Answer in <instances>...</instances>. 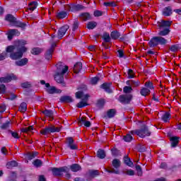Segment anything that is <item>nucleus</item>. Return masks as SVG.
<instances>
[{"label": "nucleus", "mask_w": 181, "mask_h": 181, "mask_svg": "<svg viewBox=\"0 0 181 181\" xmlns=\"http://www.w3.org/2000/svg\"><path fill=\"white\" fill-rule=\"evenodd\" d=\"M28 42L25 40L17 41L16 45L8 46L6 49L7 53H10L9 57L11 60H21L23 57V53L28 52V48L25 47Z\"/></svg>", "instance_id": "f257e3e1"}, {"label": "nucleus", "mask_w": 181, "mask_h": 181, "mask_svg": "<svg viewBox=\"0 0 181 181\" xmlns=\"http://www.w3.org/2000/svg\"><path fill=\"white\" fill-rule=\"evenodd\" d=\"M5 21L9 22L11 26H14L15 28H21L22 30H25L26 29V26L28 24L26 23H23L21 21H18L15 16L12 14H7L5 17Z\"/></svg>", "instance_id": "f03ea898"}, {"label": "nucleus", "mask_w": 181, "mask_h": 181, "mask_svg": "<svg viewBox=\"0 0 181 181\" xmlns=\"http://www.w3.org/2000/svg\"><path fill=\"white\" fill-rule=\"evenodd\" d=\"M172 25V21L162 20L158 24V28L163 29L158 32V35L162 37V36H168L170 33V26Z\"/></svg>", "instance_id": "7ed1b4c3"}, {"label": "nucleus", "mask_w": 181, "mask_h": 181, "mask_svg": "<svg viewBox=\"0 0 181 181\" xmlns=\"http://www.w3.org/2000/svg\"><path fill=\"white\" fill-rule=\"evenodd\" d=\"M168 43V40L165 39L163 37L155 36L153 37L148 42L149 47H156L158 45L161 46H165Z\"/></svg>", "instance_id": "20e7f679"}, {"label": "nucleus", "mask_w": 181, "mask_h": 181, "mask_svg": "<svg viewBox=\"0 0 181 181\" xmlns=\"http://www.w3.org/2000/svg\"><path fill=\"white\" fill-rule=\"evenodd\" d=\"M152 132L149 131V128L146 124H142L141 129H136V135L140 138H145L146 136H151Z\"/></svg>", "instance_id": "39448f33"}, {"label": "nucleus", "mask_w": 181, "mask_h": 181, "mask_svg": "<svg viewBox=\"0 0 181 181\" xmlns=\"http://www.w3.org/2000/svg\"><path fill=\"white\" fill-rule=\"evenodd\" d=\"M51 172L53 176H63V173H68L70 172V168L67 166H63L60 168H51Z\"/></svg>", "instance_id": "423d86ee"}, {"label": "nucleus", "mask_w": 181, "mask_h": 181, "mask_svg": "<svg viewBox=\"0 0 181 181\" xmlns=\"http://www.w3.org/2000/svg\"><path fill=\"white\" fill-rule=\"evenodd\" d=\"M62 131V127H56L54 126L47 127L42 130H40V134L42 135H49L50 134H54V132H60Z\"/></svg>", "instance_id": "0eeeda50"}, {"label": "nucleus", "mask_w": 181, "mask_h": 181, "mask_svg": "<svg viewBox=\"0 0 181 181\" xmlns=\"http://www.w3.org/2000/svg\"><path fill=\"white\" fill-rule=\"evenodd\" d=\"M132 98H134L132 94L120 95L119 96L118 101H119L121 104L127 105L131 103Z\"/></svg>", "instance_id": "6e6552de"}, {"label": "nucleus", "mask_w": 181, "mask_h": 181, "mask_svg": "<svg viewBox=\"0 0 181 181\" xmlns=\"http://www.w3.org/2000/svg\"><path fill=\"white\" fill-rule=\"evenodd\" d=\"M67 9L70 12H78V11L86 9V7L81 4H68Z\"/></svg>", "instance_id": "1a4fd4ad"}, {"label": "nucleus", "mask_w": 181, "mask_h": 181, "mask_svg": "<svg viewBox=\"0 0 181 181\" xmlns=\"http://www.w3.org/2000/svg\"><path fill=\"white\" fill-rule=\"evenodd\" d=\"M57 74H66L69 71V66L63 65V63L59 62L57 64Z\"/></svg>", "instance_id": "9d476101"}, {"label": "nucleus", "mask_w": 181, "mask_h": 181, "mask_svg": "<svg viewBox=\"0 0 181 181\" xmlns=\"http://www.w3.org/2000/svg\"><path fill=\"white\" fill-rule=\"evenodd\" d=\"M18 80V77L13 74H10L5 77H0V83H11L12 81Z\"/></svg>", "instance_id": "9b49d317"}, {"label": "nucleus", "mask_w": 181, "mask_h": 181, "mask_svg": "<svg viewBox=\"0 0 181 181\" xmlns=\"http://www.w3.org/2000/svg\"><path fill=\"white\" fill-rule=\"evenodd\" d=\"M70 27L69 26V25H64V26L61 27L57 32V37L59 40L63 39V36H64V35H66V33L67 32V30H69V28Z\"/></svg>", "instance_id": "f8f14e48"}, {"label": "nucleus", "mask_w": 181, "mask_h": 181, "mask_svg": "<svg viewBox=\"0 0 181 181\" xmlns=\"http://www.w3.org/2000/svg\"><path fill=\"white\" fill-rule=\"evenodd\" d=\"M66 141L67 146L69 148V149H71V151H76L78 149V147L76 145V144H74V139L73 137H68Z\"/></svg>", "instance_id": "ddd939ff"}, {"label": "nucleus", "mask_w": 181, "mask_h": 181, "mask_svg": "<svg viewBox=\"0 0 181 181\" xmlns=\"http://www.w3.org/2000/svg\"><path fill=\"white\" fill-rule=\"evenodd\" d=\"M29 63V59L28 58H21L15 62L16 66H18L19 67H23V66H26Z\"/></svg>", "instance_id": "4468645a"}, {"label": "nucleus", "mask_w": 181, "mask_h": 181, "mask_svg": "<svg viewBox=\"0 0 181 181\" xmlns=\"http://www.w3.org/2000/svg\"><path fill=\"white\" fill-rule=\"evenodd\" d=\"M48 94H62V90L57 88L55 86H51L46 89Z\"/></svg>", "instance_id": "2eb2a0df"}, {"label": "nucleus", "mask_w": 181, "mask_h": 181, "mask_svg": "<svg viewBox=\"0 0 181 181\" xmlns=\"http://www.w3.org/2000/svg\"><path fill=\"white\" fill-rule=\"evenodd\" d=\"M173 13V11L172 10L171 6L165 7L162 11L163 16H166V17L172 16Z\"/></svg>", "instance_id": "dca6fc26"}, {"label": "nucleus", "mask_w": 181, "mask_h": 181, "mask_svg": "<svg viewBox=\"0 0 181 181\" xmlns=\"http://www.w3.org/2000/svg\"><path fill=\"white\" fill-rule=\"evenodd\" d=\"M73 101H74V100H73L70 95H63L59 98V103H73Z\"/></svg>", "instance_id": "f3484780"}, {"label": "nucleus", "mask_w": 181, "mask_h": 181, "mask_svg": "<svg viewBox=\"0 0 181 181\" xmlns=\"http://www.w3.org/2000/svg\"><path fill=\"white\" fill-rule=\"evenodd\" d=\"M100 88L104 90L105 93H107L108 94H111L112 93V90H111V83H104L102 85H100Z\"/></svg>", "instance_id": "a211bd4d"}, {"label": "nucleus", "mask_w": 181, "mask_h": 181, "mask_svg": "<svg viewBox=\"0 0 181 181\" xmlns=\"http://www.w3.org/2000/svg\"><path fill=\"white\" fill-rule=\"evenodd\" d=\"M179 139H180V137L179 136H174L170 137V141L171 142V146L173 148H176L177 145H179V142H180Z\"/></svg>", "instance_id": "6ab92c4d"}, {"label": "nucleus", "mask_w": 181, "mask_h": 181, "mask_svg": "<svg viewBox=\"0 0 181 181\" xmlns=\"http://www.w3.org/2000/svg\"><path fill=\"white\" fill-rule=\"evenodd\" d=\"M79 18H81L82 21L87 22V21H91V14L88 12L81 13Z\"/></svg>", "instance_id": "aec40b11"}, {"label": "nucleus", "mask_w": 181, "mask_h": 181, "mask_svg": "<svg viewBox=\"0 0 181 181\" xmlns=\"http://www.w3.org/2000/svg\"><path fill=\"white\" fill-rule=\"evenodd\" d=\"M21 35V33H19V30L17 29H11L8 31V40H12L13 39V37L16 36V35Z\"/></svg>", "instance_id": "412c9836"}, {"label": "nucleus", "mask_w": 181, "mask_h": 181, "mask_svg": "<svg viewBox=\"0 0 181 181\" xmlns=\"http://www.w3.org/2000/svg\"><path fill=\"white\" fill-rule=\"evenodd\" d=\"M78 124L84 125L86 128H90L91 127V122L86 120V117H81L78 120Z\"/></svg>", "instance_id": "4be33fe9"}, {"label": "nucleus", "mask_w": 181, "mask_h": 181, "mask_svg": "<svg viewBox=\"0 0 181 181\" xmlns=\"http://www.w3.org/2000/svg\"><path fill=\"white\" fill-rule=\"evenodd\" d=\"M42 114L48 118H52V119H54L53 116L54 115V110L45 109V110L42 111Z\"/></svg>", "instance_id": "5701e85b"}, {"label": "nucleus", "mask_w": 181, "mask_h": 181, "mask_svg": "<svg viewBox=\"0 0 181 181\" xmlns=\"http://www.w3.org/2000/svg\"><path fill=\"white\" fill-rule=\"evenodd\" d=\"M112 166L115 168V170H119V168H121V160L118 158H114L112 160Z\"/></svg>", "instance_id": "b1692460"}, {"label": "nucleus", "mask_w": 181, "mask_h": 181, "mask_svg": "<svg viewBox=\"0 0 181 181\" xmlns=\"http://www.w3.org/2000/svg\"><path fill=\"white\" fill-rule=\"evenodd\" d=\"M83 69V63L81 62H76L74 65V71L76 73V74H78L80 71H81V69Z\"/></svg>", "instance_id": "393cba45"}, {"label": "nucleus", "mask_w": 181, "mask_h": 181, "mask_svg": "<svg viewBox=\"0 0 181 181\" xmlns=\"http://www.w3.org/2000/svg\"><path fill=\"white\" fill-rule=\"evenodd\" d=\"M110 37L112 40H117L121 37V33L118 30H113L110 33Z\"/></svg>", "instance_id": "a878e982"}, {"label": "nucleus", "mask_w": 181, "mask_h": 181, "mask_svg": "<svg viewBox=\"0 0 181 181\" xmlns=\"http://www.w3.org/2000/svg\"><path fill=\"white\" fill-rule=\"evenodd\" d=\"M54 80L57 81V83H59V84H62V83L64 82V74H57L56 73V75L54 76Z\"/></svg>", "instance_id": "bb28decb"}, {"label": "nucleus", "mask_w": 181, "mask_h": 181, "mask_svg": "<svg viewBox=\"0 0 181 181\" xmlns=\"http://www.w3.org/2000/svg\"><path fill=\"white\" fill-rule=\"evenodd\" d=\"M54 52V49H52V48H49L47 52L45 54V57L46 60H50L52 57H53V52Z\"/></svg>", "instance_id": "cd10ccee"}, {"label": "nucleus", "mask_w": 181, "mask_h": 181, "mask_svg": "<svg viewBox=\"0 0 181 181\" xmlns=\"http://www.w3.org/2000/svg\"><path fill=\"white\" fill-rule=\"evenodd\" d=\"M69 169L71 172H78L79 170H81V165L77 163H74L69 166Z\"/></svg>", "instance_id": "c85d7f7f"}, {"label": "nucleus", "mask_w": 181, "mask_h": 181, "mask_svg": "<svg viewBox=\"0 0 181 181\" xmlns=\"http://www.w3.org/2000/svg\"><path fill=\"white\" fill-rule=\"evenodd\" d=\"M96 156H98L99 159H105V156H107V154H105V151L99 148L96 153Z\"/></svg>", "instance_id": "c756f323"}, {"label": "nucleus", "mask_w": 181, "mask_h": 181, "mask_svg": "<svg viewBox=\"0 0 181 181\" xmlns=\"http://www.w3.org/2000/svg\"><path fill=\"white\" fill-rule=\"evenodd\" d=\"M124 163L129 166V168H132L134 163L131 160V158L128 157V156H125L123 158Z\"/></svg>", "instance_id": "7c9ffc66"}, {"label": "nucleus", "mask_w": 181, "mask_h": 181, "mask_svg": "<svg viewBox=\"0 0 181 181\" xmlns=\"http://www.w3.org/2000/svg\"><path fill=\"white\" fill-rule=\"evenodd\" d=\"M56 17L57 18V19H64V18H67V11H59L57 13Z\"/></svg>", "instance_id": "2f4dec72"}, {"label": "nucleus", "mask_w": 181, "mask_h": 181, "mask_svg": "<svg viewBox=\"0 0 181 181\" xmlns=\"http://www.w3.org/2000/svg\"><path fill=\"white\" fill-rule=\"evenodd\" d=\"M107 118H114L117 115V109H110L107 112Z\"/></svg>", "instance_id": "473e14b6"}, {"label": "nucleus", "mask_w": 181, "mask_h": 181, "mask_svg": "<svg viewBox=\"0 0 181 181\" xmlns=\"http://www.w3.org/2000/svg\"><path fill=\"white\" fill-rule=\"evenodd\" d=\"M20 112H26L28 110V104L25 102H22L18 107Z\"/></svg>", "instance_id": "72a5a7b5"}, {"label": "nucleus", "mask_w": 181, "mask_h": 181, "mask_svg": "<svg viewBox=\"0 0 181 181\" xmlns=\"http://www.w3.org/2000/svg\"><path fill=\"white\" fill-rule=\"evenodd\" d=\"M170 115H171L169 112H165L161 117L162 121H163V122H169L170 120Z\"/></svg>", "instance_id": "f704fd0d"}, {"label": "nucleus", "mask_w": 181, "mask_h": 181, "mask_svg": "<svg viewBox=\"0 0 181 181\" xmlns=\"http://www.w3.org/2000/svg\"><path fill=\"white\" fill-rule=\"evenodd\" d=\"M102 39L104 40V42H105V43H110V42H111V36H110V33L107 32L103 33Z\"/></svg>", "instance_id": "c9c22d12"}, {"label": "nucleus", "mask_w": 181, "mask_h": 181, "mask_svg": "<svg viewBox=\"0 0 181 181\" xmlns=\"http://www.w3.org/2000/svg\"><path fill=\"white\" fill-rule=\"evenodd\" d=\"M6 166L7 168V169H11L12 168H17L18 166V162H16V160H11V161H8L6 164Z\"/></svg>", "instance_id": "e433bc0d"}, {"label": "nucleus", "mask_w": 181, "mask_h": 181, "mask_svg": "<svg viewBox=\"0 0 181 181\" xmlns=\"http://www.w3.org/2000/svg\"><path fill=\"white\" fill-rule=\"evenodd\" d=\"M39 4L37 3V1H31L29 4H28V9L29 11H35V9H36V8H37Z\"/></svg>", "instance_id": "4c0bfd02"}, {"label": "nucleus", "mask_w": 181, "mask_h": 181, "mask_svg": "<svg viewBox=\"0 0 181 181\" xmlns=\"http://www.w3.org/2000/svg\"><path fill=\"white\" fill-rule=\"evenodd\" d=\"M95 28H97V22L89 21L87 23V28L89 29V30H93V29H95Z\"/></svg>", "instance_id": "58836bf2"}, {"label": "nucleus", "mask_w": 181, "mask_h": 181, "mask_svg": "<svg viewBox=\"0 0 181 181\" xmlns=\"http://www.w3.org/2000/svg\"><path fill=\"white\" fill-rule=\"evenodd\" d=\"M181 45L180 44L173 45L170 47V50L172 53H176L180 49Z\"/></svg>", "instance_id": "ea45409f"}, {"label": "nucleus", "mask_w": 181, "mask_h": 181, "mask_svg": "<svg viewBox=\"0 0 181 181\" xmlns=\"http://www.w3.org/2000/svg\"><path fill=\"white\" fill-rule=\"evenodd\" d=\"M38 153L36 151H33V153H27V159L28 160H32L33 159H35L37 156Z\"/></svg>", "instance_id": "a19ab883"}, {"label": "nucleus", "mask_w": 181, "mask_h": 181, "mask_svg": "<svg viewBox=\"0 0 181 181\" xmlns=\"http://www.w3.org/2000/svg\"><path fill=\"white\" fill-rule=\"evenodd\" d=\"M33 165L35 168H42V166H43V162L42 161V160L37 158L33 162Z\"/></svg>", "instance_id": "79ce46f5"}, {"label": "nucleus", "mask_w": 181, "mask_h": 181, "mask_svg": "<svg viewBox=\"0 0 181 181\" xmlns=\"http://www.w3.org/2000/svg\"><path fill=\"white\" fill-rule=\"evenodd\" d=\"M43 50L40 47H34L32 49L31 54H34V56H37V54H40Z\"/></svg>", "instance_id": "37998d69"}, {"label": "nucleus", "mask_w": 181, "mask_h": 181, "mask_svg": "<svg viewBox=\"0 0 181 181\" xmlns=\"http://www.w3.org/2000/svg\"><path fill=\"white\" fill-rule=\"evenodd\" d=\"M141 95H143V97H146L148 94H151V90H149L147 88H142L140 90Z\"/></svg>", "instance_id": "c03bdc74"}, {"label": "nucleus", "mask_w": 181, "mask_h": 181, "mask_svg": "<svg viewBox=\"0 0 181 181\" xmlns=\"http://www.w3.org/2000/svg\"><path fill=\"white\" fill-rule=\"evenodd\" d=\"M104 105H105V100H104V99H100L97 101L96 106L99 108V110L104 108Z\"/></svg>", "instance_id": "a18cd8bd"}, {"label": "nucleus", "mask_w": 181, "mask_h": 181, "mask_svg": "<svg viewBox=\"0 0 181 181\" xmlns=\"http://www.w3.org/2000/svg\"><path fill=\"white\" fill-rule=\"evenodd\" d=\"M89 175L90 177H97V176H100V172L98 170H90Z\"/></svg>", "instance_id": "49530a36"}, {"label": "nucleus", "mask_w": 181, "mask_h": 181, "mask_svg": "<svg viewBox=\"0 0 181 181\" xmlns=\"http://www.w3.org/2000/svg\"><path fill=\"white\" fill-rule=\"evenodd\" d=\"M144 87H146V88H148L149 90H153V88H155L153 87V83H152L151 81H146L144 83Z\"/></svg>", "instance_id": "de8ad7c7"}, {"label": "nucleus", "mask_w": 181, "mask_h": 181, "mask_svg": "<svg viewBox=\"0 0 181 181\" xmlns=\"http://www.w3.org/2000/svg\"><path fill=\"white\" fill-rule=\"evenodd\" d=\"M123 139L124 142H132L134 139V137L131 134H127L123 137Z\"/></svg>", "instance_id": "09e8293b"}, {"label": "nucleus", "mask_w": 181, "mask_h": 181, "mask_svg": "<svg viewBox=\"0 0 181 181\" xmlns=\"http://www.w3.org/2000/svg\"><path fill=\"white\" fill-rule=\"evenodd\" d=\"M103 5L104 6L112 7V8H115V6H117V4L115 3V1L104 2Z\"/></svg>", "instance_id": "8fccbe9b"}, {"label": "nucleus", "mask_w": 181, "mask_h": 181, "mask_svg": "<svg viewBox=\"0 0 181 181\" xmlns=\"http://www.w3.org/2000/svg\"><path fill=\"white\" fill-rule=\"evenodd\" d=\"M111 152H112V156L115 157L119 156V153H121L119 150H118V148L115 147L111 149Z\"/></svg>", "instance_id": "3c124183"}, {"label": "nucleus", "mask_w": 181, "mask_h": 181, "mask_svg": "<svg viewBox=\"0 0 181 181\" xmlns=\"http://www.w3.org/2000/svg\"><path fill=\"white\" fill-rule=\"evenodd\" d=\"M104 13H105V12H103L100 10H95L93 12V16H95V18H100V16H103Z\"/></svg>", "instance_id": "603ef678"}, {"label": "nucleus", "mask_w": 181, "mask_h": 181, "mask_svg": "<svg viewBox=\"0 0 181 181\" xmlns=\"http://www.w3.org/2000/svg\"><path fill=\"white\" fill-rule=\"evenodd\" d=\"M79 25H80V23L78 22V20H75L74 21V24H73V26H72L73 32H76V30H77L78 29Z\"/></svg>", "instance_id": "864d4df0"}, {"label": "nucleus", "mask_w": 181, "mask_h": 181, "mask_svg": "<svg viewBox=\"0 0 181 181\" xmlns=\"http://www.w3.org/2000/svg\"><path fill=\"white\" fill-rule=\"evenodd\" d=\"M135 168L137 172V176H142L144 175V173L142 172V167L139 165H136Z\"/></svg>", "instance_id": "5fc2aeb1"}, {"label": "nucleus", "mask_w": 181, "mask_h": 181, "mask_svg": "<svg viewBox=\"0 0 181 181\" xmlns=\"http://www.w3.org/2000/svg\"><path fill=\"white\" fill-rule=\"evenodd\" d=\"M22 88H32V83L29 81H26L21 83Z\"/></svg>", "instance_id": "6e6d98bb"}, {"label": "nucleus", "mask_w": 181, "mask_h": 181, "mask_svg": "<svg viewBox=\"0 0 181 181\" xmlns=\"http://www.w3.org/2000/svg\"><path fill=\"white\" fill-rule=\"evenodd\" d=\"M11 127V122L7 121L5 123H3L0 127L1 129H8Z\"/></svg>", "instance_id": "4d7b16f0"}, {"label": "nucleus", "mask_w": 181, "mask_h": 181, "mask_svg": "<svg viewBox=\"0 0 181 181\" xmlns=\"http://www.w3.org/2000/svg\"><path fill=\"white\" fill-rule=\"evenodd\" d=\"M132 86H124L123 88V92L124 93V94H129V93H132Z\"/></svg>", "instance_id": "13d9d810"}, {"label": "nucleus", "mask_w": 181, "mask_h": 181, "mask_svg": "<svg viewBox=\"0 0 181 181\" xmlns=\"http://www.w3.org/2000/svg\"><path fill=\"white\" fill-rule=\"evenodd\" d=\"M120 42H129V37L127 35V34H124L119 37Z\"/></svg>", "instance_id": "bf43d9fd"}, {"label": "nucleus", "mask_w": 181, "mask_h": 181, "mask_svg": "<svg viewBox=\"0 0 181 181\" xmlns=\"http://www.w3.org/2000/svg\"><path fill=\"white\" fill-rule=\"evenodd\" d=\"M87 105H88V103H87L85 101H81L78 103H77L76 107L77 108H83L84 107H87Z\"/></svg>", "instance_id": "052dcab7"}, {"label": "nucleus", "mask_w": 181, "mask_h": 181, "mask_svg": "<svg viewBox=\"0 0 181 181\" xmlns=\"http://www.w3.org/2000/svg\"><path fill=\"white\" fill-rule=\"evenodd\" d=\"M8 132H10L11 136L14 138V139H19V134L18 132L11 130H8Z\"/></svg>", "instance_id": "680f3d73"}, {"label": "nucleus", "mask_w": 181, "mask_h": 181, "mask_svg": "<svg viewBox=\"0 0 181 181\" xmlns=\"http://www.w3.org/2000/svg\"><path fill=\"white\" fill-rule=\"evenodd\" d=\"M98 81H100V77H98V76L93 77L90 80V83L93 86H95V84H97V83H98Z\"/></svg>", "instance_id": "e2e57ef3"}, {"label": "nucleus", "mask_w": 181, "mask_h": 181, "mask_svg": "<svg viewBox=\"0 0 181 181\" xmlns=\"http://www.w3.org/2000/svg\"><path fill=\"white\" fill-rule=\"evenodd\" d=\"M76 98L78 100H80L83 98V96L84 95V93L83 91H78L75 93Z\"/></svg>", "instance_id": "0e129e2a"}, {"label": "nucleus", "mask_w": 181, "mask_h": 181, "mask_svg": "<svg viewBox=\"0 0 181 181\" xmlns=\"http://www.w3.org/2000/svg\"><path fill=\"white\" fill-rule=\"evenodd\" d=\"M33 131V126H30L28 127H24L21 129V132H29Z\"/></svg>", "instance_id": "69168bd1"}, {"label": "nucleus", "mask_w": 181, "mask_h": 181, "mask_svg": "<svg viewBox=\"0 0 181 181\" xmlns=\"http://www.w3.org/2000/svg\"><path fill=\"white\" fill-rule=\"evenodd\" d=\"M140 84H141V82H139V81L131 80V85L133 87H139Z\"/></svg>", "instance_id": "338daca9"}, {"label": "nucleus", "mask_w": 181, "mask_h": 181, "mask_svg": "<svg viewBox=\"0 0 181 181\" xmlns=\"http://www.w3.org/2000/svg\"><path fill=\"white\" fill-rule=\"evenodd\" d=\"M0 93L1 94H5V93H6V86L5 84L0 85Z\"/></svg>", "instance_id": "774afa93"}]
</instances>
